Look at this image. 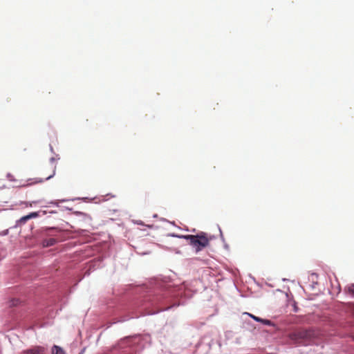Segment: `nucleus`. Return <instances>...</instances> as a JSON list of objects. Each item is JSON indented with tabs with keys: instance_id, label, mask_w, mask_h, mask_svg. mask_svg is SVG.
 I'll return each mask as SVG.
<instances>
[{
	"instance_id": "1",
	"label": "nucleus",
	"mask_w": 354,
	"mask_h": 354,
	"mask_svg": "<svg viewBox=\"0 0 354 354\" xmlns=\"http://www.w3.org/2000/svg\"><path fill=\"white\" fill-rule=\"evenodd\" d=\"M177 236L189 241L190 245L196 248V252L207 247L209 243V239L204 232L196 235H182Z\"/></svg>"
},
{
	"instance_id": "2",
	"label": "nucleus",
	"mask_w": 354,
	"mask_h": 354,
	"mask_svg": "<svg viewBox=\"0 0 354 354\" xmlns=\"http://www.w3.org/2000/svg\"><path fill=\"white\" fill-rule=\"evenodd\" d=\"M45 348L42 346H35L24 351L22 354H44Z\"/></svg>"
},
{
	"instance_id": "3",
	"label": "nucleus",
	"mask_w": 354,
	"mask_h": 354,
	"mask_svg": "<svg viewBox=\"0 0 354 354\" xmlns=\"http://www.w3.org/2000/svg\"><path fill=\"white\" fill-rule=\"evenodd\" d=\"M39 216V212H31L29 214L22 216L19 221H17L18 225H23L26 223L27 221L31 218H34Z\"/></svg>"
},
{
	"instance_id": "4",
	"label": "nucleus",
	"mask_w": 354,
	"mask_h": 354,
	"mask_svg": "<svg viewBox=\"0 0 354 354\" xmlns=\"http://www.w3.org/2000/svg\"><path fill=\"white\" fill-rule=\"evenodd\" d=\"M56 242H57V241L55 239L50 238V239H44L43 241L42 244H43L44 247H49V246H52V245H55Z\"/></svg>"
},
{
	"instance_id": "5",
	"label": "nucleus",
	"mask_w": 354,
	"mask_h": 354,
	"mask_svg": "<svg viewBox=\"0 0 354 354\" xmlns=\"http://www.w3.org/2000/svg\"><path fill=\"white\" fill-rule=\"evenodd\" d=\"M54 161H55V158H50V162L52 163V173L48 176H47L46 178V180L50 179L53 176H54V175L55 174L56 165L54 164Z\"/></svg>"
},
{
	"instance_id": "6",
	"label": "nucleus",
	"mask_w": 354,
	"mask_h": 354,
	"mask_svg": "<svg viewBox=\"0 0 354 354\" xmlns=\"http://www.w3.org/2000/svg\"><path fill=\"white\" fill-rule=\"evenodd\" d=\"M52 354H65V353L59 346L55 345L52 348Z\"/></svg>"
},
{
	"instance_id": "7",
	"label": "nucleus",
	"mask_w": 354,
	"mask_h": 354,
	"mask_svg": "<svg viewBox=\"0 0 354 354\" xmlns=\"http://www.w3.org/2000/svg\"><path fill=\"white\" fill-rule=\"evenodd\" d=\"M348 292L352 295H354V283H352L349 286H348L346 288Z\"/></svg>"
},
{
	"instance_id": "8",
	"label": "nucleus",
	"mask_w": 354,
	"mask_h": 354,
	"mask_svg": "<svg viewBox=\"0 0 354 354\" xmlns=\"http://www.w3.org/2000/svg\"><path fill=\"white\" fill-rule=\"evenodd\" d=\"M248 315L250 317H252L254 320H255V321H257V322H261V321H263V319H261V318H260V317H256V316H254V315H252V314H250V313H248Z\"/></svg>"
},
{
	"instance_id": "9",
	"label": "nucleus",
	"mask_w": 354,
	"mask_h": 354,
	"mask_svg": "<svg viewBox=\"0 0 354 354\" xmlns=\"http://www.w3.org/2000/svg\"><path fill=\"white\" fill-rule=\"evenodd\" d=\"M261 322H262L263 324L268 325V326L271 325V321H270L268 319H263V321H261Z\"/></svg>"
},
{
	"instance_id": "10",
	"label": "nucleus",
	"mask_w": 354,
	"mask_h": 354,
	"mask_svg": "<svg viewBox=\"0 0 354 354\" xmlns=\"http://www.w3.org/2000/svg\"><path fill=\"white\" fill-rule=\"evenodd\" d=\"M307 335V332H301L299 333L300 337H304Z\"/></svg>"
},
{
	"instance_id": "11",
	"label": "nucleus",
	"mask_w": 354,
	"mask_h": 354,
	"mask_svg": "<svg viewBox=\"0 0 354 354\" xmlns=\"http://www.w3.org/2000/svg\"><path fill=\"white\" fill-rule=\"evenodd\" d=\"M352 311H353V313L354 314V304H353V308H352Z\"/></svg>"
}]
</instances>
